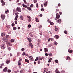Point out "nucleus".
I'll use <instances>...</instances> for the list:
<instances>
[{"label":"nucleus","mask_w":73,"mask_h":73,"mask_svg":"<svg viewBox=\"0 0 73 73\" xmlns=\"http://www.w3.org/2000/svg\"><path fill=\"white\" fill-rule=\"evenodd\" d=\"M19 17V16H18V15H17L15 17L17 19V18H18V17Z\"/></svg>","instance_id":"nucleus-59"},{"label":"nucleus","mask_w":73,"mask_h":73,"mask_svg":"<svg viewBox=\"0 0 73 73\" xmlns=\"http://www.w3.org/2000/svg\"><path fill=\"white\" fill-rule=\"evenodd\" d=\"M22 6H23V7H24L25 8H27V5H25L24 4H23Z\"/></svg>","instance_id":"nucleus-21"},{"label":"nucleus","mask_w":73,"mask_h":73,"mask_svg":"<svg viewBox=\"0 0 73 73\" xmlns=\"http://www.w3.org/2000/svg\"><path fill=\"white\" fill-rule=\"evenodd\" d=\"M27 8L28 9V10H31V8L29 7H27Z\"/></svg>","instance_id":"nucleus-36"},{"label":"nucleus","mask_w":73,"mask_h":73,"mask_svg":"<svg viewBox=\"0 0 73 73\" xmlns=\"http://www.w3.org/2000/svg\"><path fill=\"white\" fill-rule=\"evenodd\" d=\"M35 21L36 22L38 23L39 22V20H38V19L37 18H35Z\"/></svg>","instance_id":"nucleus-11"},{"label":"nucleus","mask_w":73,"mask_h":73,"mask_svg":"<svg viewBox=\"0 0 73 73\" xmlns=\"http://www.w3.org/2000/svg\"><path fill=\"white\" fill-rule=\"evenodd\" d=\"M50 24L52 25H53V23L52 22H51L50 23Z\"/></svg>","instance_id":"nucleus-53"},{"label":"nucleus","mask_w":73,"mask_h":73,"mask_svg":"<svg viewBox=\"0 0 73 73\" xmlns=\"http://www.w3.org/2000/svg\"><path fill=\"white\" fill-rule=\"evenodd\" d=\"M8 69V68L7 67H5L3 69V71L4 72H6L7 70Z\"/></svg>","instance_id":"nucleus-5"},{"label":"nucleus","mask_w":73,"mask_h":73,"mask_svg":"<svg viewBox=\"0 0 73 73\" xmlns=\"http://www.w3.org/2000/svg\"><path fill=\"white\" fill-rule=\"evenodd\" d=\"M36 6L37 8H38V3L36 4Z\"/></svg>","instance_id":"nucleus-43"},{"label":"nucleus","mask_w":73,"mask_h":73,"mask_svg":"<svg viewBox=\"0 0 73 73\" xmlns=\"http://www.w3.org/2000/svg\"><path fill=\"white\" fill-rule=\"evenodd\" d=\"M9 12V11H8V10H7V11H6L5 12V13H6V14H7V13H8V12Z\"/></svg>","instance_id":"nucleus-55"},{"label":"nucleus","mask_w":73,"mask_h":73,"mask_svg":"<svg viewBox=\"0 0 73 73\" xmlns=\"http://www.w3.org/2000/svg\"><path fill=\"white\" fill-rule=\"evenodd\" d=\"M25 62H27V63H29V61L27 59H25Z\"/></svg>","instance_id":"nucleus-14"},{"label":"nucleus","mask_w":73,"mask_h":73,"mask_svg":"<svg viewBox=\"0 0 73 73\" xmlns=\"http://www.w3.org/2000/svg\"><path fill=\"white\" fill-rule=\"evenodd\" d=\"M47 71H48V69L46 68H44V71L42 72L43 73H45V72H46Z\"/></svg>","instance_id":"nucleus-10"},{"label":"nucleus","mask_w":73,"mask_h":73,"mask_svg":"<svg viewBox=\"0 0 73 73\" xmlns=\"http://www.w3.org/2000/svg\"><path fill=\"white\" fill-rule=\"evenodd\" d=\"M25 55V52H23V53L22 54V55L23 56H24V55Z\"/></svg>","instance_id":"nucleus-47"},{"label":"nucleus","mask_w":73,"mask_h":73,"mask_svg":"<svg viewBox=\"0 0 73 73\" xmlns=\"http://www.w3.org/2000/svg\"><path fill=\"white\" fill-rule=\"evenodd\" d=\"M40 62H41L39 60L38 61V64H40Z\"/></svg>","instance_id":"nucleus-60"},{"label":"nucleus","mask_w":73,"mask_h":73,"mask_svg":"<svg viewBox=\"0 0 73 73\" xmlns=\"http://www.w3.org/2000/svg\"><path fill=\"white\" fill-rule=\"evenodd\" d=\"M41 42V41L40 40V39H38V46L40 45L39 44H40V43Z\"/></svg>","instance_id":"nucleus-9"},{"label":"nucleus","mask_w":73,"mask_h":73,"mask_svg":"<svg viewBox=\"0 0 73 73\" xmlns=\"http://www.w3.org/2000/svg\"><path fill=\"white\" fill-rule=\"evenodd\" d=\"M48 55L49 56H52V54L51 53H49Z\"/></svg>","instance_id":"nucleus-40"},{"label":"nucleus","mask_w":73,"mask_h":73,"mask_svg":"<svg viewBox=\"0 0 73 73\" xmlns=\"http://www.w3.org/2000/svg\"><path fill=\"white\" fill-rule=\"evenodd\" d=\"M30 60L31 61H33V58L32 57L30 59Z\"/></svg>","instance_id":"nucleus-25"},{"label":"nucleus","mask_w":73,"mask_h":73,"mask_svg":"<svg viewBox=\"0 0 73 73\" xmlns=\"http://www.w3.org/2000/svg\"><path fill=\"white\" fill-rule=\"evenodd\" d=\"M8 39H6L5 41H4V42H8Z\"/></svg>","instance_id":"nucleus-34"},{"label":"nucleus","mask_w":73,"mask_h":73,"mask_svg":"<svg viewBox=\"0 0 73 73\" xmlns=\"http://www.w3.org/2000/svg\"><path fill=\"white\" fill-rule=\"evenodd\" d=\"M7 48L9 50V51H10V50H11V47H8V46H7Z\"/></svg>","instance_id":"nucleus-33"},{"label":"nucleus","mask_w":73,"mask_h":73,"mask_svg":"<svg viewBox=\"0 0 73 73\" xmlns=\"http://www.w3.org/2000/svg\"><path fill=\"white\" fill-rule=\"evenodd\" d=\"M54 44L55 45H57V42L56 41H55L54 42Z\"/></svg>","instance_id":"nucleus-44"},{"label":"nucleus","mask_w":73,"mask_h":73,"mask_svg":"<svg viewBox=\"0 0 73 73\" xmlns=\"http://www.w3.org/2000/svg\"><path fill=\"white\" fill-rule=\"evenodd\" d=\"M1 18H2V20H4L5 19V15L2 14L1 15Z\"/></svg>","instance_id":"nucleus-2"},{"label":"nucleus","mask_w":73,"mask_h":73,"mask_svg":"<svg viewBox=\"0 0 73 73\" xmlns=\"http://www.w3.org/2000/svg\"><path fill=\"white\" fill-rule=\"evenodd\" d=\"M24 48H22L21 49L22 51H24Z\"/></svg>","instance_id":"nucleus-64"},{"label":"nucleus","mask_w":73,"mask_h":73,"mask_svg":"<svg viewBox=\"0 0 73 73\" xmlns=\"http://www.w3.org/2000/svg\"><path fill=\"white\" fill-rule=\"evenodd\" d=\"M20 17L21 20H23V19H24L23 16L22 15H21L20 16Z\"/></svg>","instance_id":"nucleus-12"},{"label":"nucleus","mask_w":73,"mask_h":73,"mask_svg":"<svg viewBox=\"0 0 73 73\" xmlns=\"http://www.w3.org/2000/svg\"><path fill=\"white\" fill-rule=\"evenodd\" d=\"M15 42V40L13 39H12L11 40V42Z\"/></svg>","instance_id":"nucleus-20"},{"label":"nucleus","mask_w":73,"mask_h":73,"mask_svg":"<svg viewBox=\"0 0 73 73\" xmlns=\"http://www.w3.org/2000/svg\"><path fill=\"white\" fill-rule=\"evenodd\" d=\"M1 36H2V37H4V36H5V34L4 33H2L1 34Z\"/></svg>","instance_id":"nucleus-24"},{"label":"nucleus","mask_w":73,"mask_h":73,"mask_svg":"<svg viewBox=\"0 0 73 73\" xmlns=\"http://www.w3.org/2000/svg\"><path fill=\"white\" fill-rule=\"evenodd\" d=\"M15 24L13 23L12 24V27H14V26H15Z\"/></svg>","instance_id":"nucleus-54"},{"label":"nucleus","mask_w":73,"mask_h":73,"mask_svg":"<svg viewBox=\"0 0 73 73\" xmlns=\"http://www.w3.org/2000/svg\"><path fill=\"white\" fill-rule=\"evenodd\" d=\"M28 28H31V25L30 24H29L28 25Z\"/></svg>","instance_id":"nucleus-45"},{"label":"nucleus","mask_w":73,"mask_h":73,"mask_svg":"<svg viewBox=\"0 0 73 73\" xmlns=\"http://www.w3.org/2000/svg\"><path fill=\"white\" fill-rule=\"evenodd\" d=\"M57 23H59V24H61V19H59L57 20Z\"/></svg>","instance_id":"nucleus-6"},{"label":"nucleus","mask_w":73,"mask_h":73,"mask_svg":"<svg viewBox=\"0 0 73 73\" xmlns=\"http://www.w3.org/2000/svg\"><path fill=\"white\" fill-rule=\"evenodd\" d=\"M44 52L45 53H46V52H48V48H44Z\"/></svg>","instance_id":"nucleus-13"},{"label":"nucleus","mask_w":73,"mask_h":73,"mask_svg":"<svg viewBox=\"0 0 73 73\" xmlns=\"http://www.w3.org/2000/svg\"><path fill=\"white\" fill-rule=\"evenodd\" d=\"M52 61V58H50L49 60L48 61V62H50Z\"/></svg>","instance_id":"nucleus-29"},{"label":"nucleus","mask_w":73,"mask_h":73,"mask_svg":"<svg viewBox=\"0 0 73 73\" xmlns=\"http://www.w3.org/2000/svg\"><path fill=\"white\" fill-rule=\"evenodd\" d=\"M19 62H20L21 61H22V59H21V58L20 57L19 58Z\"/></svg>","instance_id":"nucleus-35"},{"label":"nucleus","mask_w":73,"mask_h":73,"mask_svg":"<svg viewBox=\"0 0 73 73\" xmlns=\"http://www.w3.org/2000/svg\"><path fill=\"white\" fill-rule=\"evenodd\" d=\"M7 72L8 73H10V72H11V70L9 69H8Z\"/></svg>","instance_id":"nucleus-50"},{"label":"nucleus","mask_w":73,"mask_h":73,"mask_svg":"<svg viewBox=\"0 0 73 73\" xmlns=\"http://www.w3.org/2000/svg\"><path fill=\"white\" fill-rule=\"evenodd\" d=\"M31 19H32V18H29V19L28 20V21L29 22H31Z\"/></svg>","instance_id":"nucleus-30"},{"label":"nucleus","mask_w":73,"mask_h":73,"mask_svg":"<svg viewBox=\"0 0 73 73\" xmlns=\"http://www.w3.org/2000/svg\"><path fill=\"white\" fill-rule=\"evenodd\" d=\"M54 37L56 39H58L59 38V36L58 35H56Z\"/></svg>","instance_id":"nucleus-7"},{"label":"nucleus","mask_w":73,"mask_h":73,"mask_svg":"<svg viewBox=\"0 0 73 73\" xmlns=\"http://www.w3.org/2000/svg\"><path fill=\"white\" fill-rule=\"evenodd\" d=\"M6 39L5 38V37H3V38H2V40L3 41H5V40Z\"/></svg>","instance_id":"nucleus-41"},{"label":"nucleus","mask_w":73,"mask_h":73,"mask_svg":"<svg viewBox=\"0 0 73 73\" xmlns=\"http://www.w3.org/2000/svg\"><path fill=\"white\" fill-rule=\"evenodd\" d=\"M47 4H48V2H46L44 3V5L45 7H47Z\"/></svg>","instance_id":"nucleus-19"},{"label":"nucleus","mask_w":73,"mask_h":73,"mask_svg":"<svg viewBox=\"0 0 73 73\" xmlns=\"http://www.w3.org/2000/svg\"><path fill=\"white\" fill-rule=\"evenodd\" d=\"M68 50V52L70 53H72V52H73L72 50Z\"/></svg>","instance_id":"nucleus-23"},{"label":"nucleus","mask_w":73,"mask_h":73,"mask_svg":"<svg viewBox=\"0 0 73 73\" xmlns=\"http://www.w3.org/2000/svg\"><path fill=\"white\" fill-rule=\"evenodd\" d=\"M66 60H70V58L69 56L67 57V58L66 59Z\"/></svg>","instance_id":"nucleus-31"},{"label":"nucleus","mask_w":73,"mask_h":73,"mask_svg":"<svg viewBox=\"0 0 73 73\" xmlns=\"http://www.w3.org/2000/svg\"><path fill=\"white\" fill-rule=\"evenodd\" d=\"M19 15V13L17 12L15 14V15Z\"/></svg>","instance_id":"nucleus-62"},{"label":"nucleus","mask_w":73,"mask_h":73,"mask_svg":"<svg viewBox=\"0 0 73 73\" xmlns=\"http://www.w3.org/2000/svg\"><path fill=\"white\" fill-rule=\"evenodd\" d=\"M56 19H57L60 18V15L58 14V13H57L56 15Z\"/></svg>","instance_id":"nucleus-4"},{"label":"nucleus","mask_w":73,"mask_h":73,"mask_svg":"<svg viewBox=\"0 0 73 73\" xmlns=\"http://www.w3.org/2000/svg\"><path fill=\"white\" fill-rule=\"evenodd\" d=\"M7 45H9V46H12V44H11V43H9L7 44Z\"/></svg>","instance_id":"nucleus-27"},{"label":"nucleus","mask_w":73,"mask_h":73,"mask_svg":"<svg viewBox=\"0 0 73 73\" xmlns=\"http://www.w3.org/2000/svg\"><path fill=\"white\" fill-rule=\"evenodd\" d=\"M29 45L30 46H33L31 42H30L29 44Z\"/></svg>","instance_id":"nucleus-39"},{"label":"nucleus","mask_w":73,"mask_h":73,"mask_svg":"<svg viewBox=\"0 0 73 73\" xmlns=\"http://www.w3.org/2000/svg\"><path fill=\"white\" fill-rule=\"evenodd\" d=\"M24 70V69H22L20 71V73H23V71Z\"/></svg>","instance_id":"nucleus-18"},{"label":"nucleus","mask_w":73,"mask_h":73,"mask_svg":"<svg viewBox=\"0 0 73 73\" xmlns=\"http://www.w3.org/2000/svg\"><path fill=\"white\" fill-rule=\"evenodd\" d=\"M6 37L7 38H9V36L8 35H6Z\"/></svg>","instance_id":"nucleus-37"},{"label":"nucleus","mask_w":73,"mask_h":73,"mask_svg":"<svg viewBox=\"0 0 73 73\" xmlns=\"http://www.w3.org/2000/svg\"><path fill=\"white\" fill-rule=\"evenodd\" d=\"M45 55L46 57H47V56H49V55L47 53H46L45 54Z\"/></svg>","instance_id":"nucleus-42"},{"label":"nucleus","mask_w":73,"mask_h":73,"mask_svg":"<svg viewBox=\"0 0 73 73\" xmlns=\"http://www.w3.org/2000/svg\"><path fill=\"white\" fill-rule=\"evenodd\" d=\"M41 10L42 12H43V11H44V8H42V9H41Z\"/></svg>","instance_id":"nucleus-51"},{"label":"nucleus","mask_w":73,"mask_h":73,"mask_svg":"<svg viewBox=\"0 0 73 73\" xmlns=\"http://www.w3.org/2000/svg\"><path fill=\"white\" fill-rule=\"evenodd\" d=\"M55 30L56 31H58V29L57 28H55Z\"/></svg>","instance_id":"nucleus-56"},{"label":"nucleus","mask_w":73,"mask_h":73,"mask_svg":"<svg viewBox=\"0 0 73 73\" xmlns=\"http://www.w3.org/2000/svg\"><path fill=\"white\" fill-rule=\"evenodd\" d=\"M47 21L48 22V23H50V22L51 21L50 20L48 19L47 20Z\"/></svg>","instance_id":"nucleus-58"},{"label":"nucleus","mask_w":73,"mask_h":73,"mask_svg":"<svg viewBox=\"0 0 73 73\" xmlns=\"http://www.w3.org/2000/svg\"><path fill=\"white\" fill-rule=\"evenodd\" d=\"M23 1L25 4H27V2H26V1H25V0H24Z\"/></svg>","instance_id":"nucleus-61"},{"label":"nucleus","mask_w":73,"mask_h":73,"mask_svg":"<svg viewBox=\"0 0 73 73\" xmlns=\"http://www.w3.org/2000/svg\"><path fill=\"white\" fill-rule=\"evenodd\" d=\"M1 3H2V6H4V5H5V2L4 1V0H1Z\"/></svg>","instance_id":"nucleus-3"},{"label":"nucleus","mask_w":73,"mask_h":73,"mask_svg":"<svg viewBox=\"0 0 73 73\" xmlns=\"http://www.w3.org/2000/svg\"><path fill=\"white\" fill-rule=\"evenodd\" d=\"M39 59L40 60H42V59H44V56H42V58L41 57H39Z\"/></svg>","instance_id":"nucleus-22"},{"label":"nucleus","mask_w":73,"mask_h":73,"mask_svg":"<svg viewBox=\"0 0 73 73\" xmlns=\"http://www.w3.org/2000/svg\"><path fill=\"white\" fill-rule=\"evenodd\" d=\"M1 48L2 49H4L5 48V46H1Z\"/></svg>","instance_id":"nucleus-15"},{"label":"nucleus","mask_w":73,"mask_h":73,"mask_svg":"<svg viewBox=\"0 0 73 73\" xmlns=\"http://www.w3.org/2000/svg\"><path fill=\"white\" fill-rule=\"evenodd\" d=\"M55 72L56 73H61L60 72H59L58 69H56L55 70Z\"/></svg>","instance_id":"nucleus-8"},{"label":"nucleus","mask_w":73,"mask_h":73,"mask_svg":"<svg viewBox=\"0 0 73 73\" xmlns=\"http://www.w3.org/2000/svg\"><path fill=\"white\" fill-rule=\"evenodd\" d=\"M17 28H16V27H14L13 28V30H16V29H17Z\"/></svg>","instance_id":"nucleus-26"},{"label":"nucleus","mask_w":73,"mask_h":73,"mask_svg":"<svg viewBox=\"0 0 73 73\" xmlns=\"http://www.w3.org/2000/svg\"><path fill=\"white\" fill-rule=\"evenodd\" d=\"M18 63L19 65H20L21 64V63L20 62V61H18Z\"/></svg>","instance_id":"nucleus-28"},{"label":"nucleus","mask_w":73,"mask_h":73,"mask_svg":"<svg viewBox=\"0 0 73 73\" xmlns=\"http://www.w3.org/2000/svg\"><path fill=\"white\" fill-rule=\"evenodd\" d=\"M55 62L56 63H58V60H56L55 61Z\"/></svg>","instance_id":"nucleus-38"},{"label":"nucleus","mask_w":73,"mask_h":73,"mask_svg":"<svg viewBox=\"0 0 73 73\" xmlns=\"http://www.w3.org/2000/svg\"><path fill=\"white\" fill-rule=\"evenodd\" d=\"M27 17H28V18H29V19H30V18H31V17H30V16H27Z\"/></svg>","instance_id":"nucleus-57"},{"label":"nucleus","mask_w":73,"mask_h":73,"mask_svg":"<svg viewBox=\"0 0 73 73\" xmlns=\"http://www.w3.org/2000/svg\"><path fill=\"white\" fill-rule=\"evenodd\" d=\"M27 39L28 40L29 42H31L32 41V39L31 38H29L27 37Z\"/></svg>","instance_id":"nucleus-16"},{"label":"nucleus","mask_w":73,"mask_h":73,"mask_svg":"<svg viewBox=\"0 0 73 73\" xmlns=\"http://www.w3.org/2000/svg\"><path fill=\"white\" fill-rule=\"evenodd\" d=\"M16 10L18 12H21V9L19 7H18L16 9Z\"/></svg>","instance_id":"nucleus-1"},{"label":"nucleus","mask_w":73,"mask_h":73,"mask_svg":"<svg viewBox=\"0 0 73 73\" xmlns=\"http://www.w3.org/2000/svg\"><path fill=\"white\" fill-rule=\"evenodd\" d=\"M34 3H37V0H34Z\"/></svg>","instance_id":"nucleus-49"},{"label":"nucleus","mask_w":73,"mask_h":73,"mask_svg":"<svg viewBox=\"0 0 73 73\" xmlns=\"http://www.w3.org/2000/svg\"><path fill=\"white\" fill-rule=\"evenodd\" d=\"M50 40H51V41H53V38H50Z\"/></svg>","instance_id":"nucleus-48"},{"label":"nucleus","mask_w":73,"mask_h":73,"mask_svg":"<svg viewBox=\"0 0 73 73\" xmlns=\"http://www.w3.org/2000/svg\"><path fill=\"white\" fill-rule=\"evenodd\" d=\"M32 72V71L31 70H29V73H31Z\"/></svg>","instance_id":"nucleus-63"},{"label":"nucleus","mask_w":73,"mask_h":73,"mask_svg":"<svg viewBox=\"0 0 73 73\" xmlns=\"http://www.w3.org/2000/svg\"><path fill=\"white\" fill-rule=\"evenodd\" d=\"M40 17H42V14H40L39 15Z\"/></svg>","instance_id":"nucleus-52"},{"label":"nucleus","mask_w":73,"mask_h":73,"mask_svg":"<svg viewBox=\"0 0 73 73\" xmlns=\"http://www.w3.org/2000/svg\"><path fill=\"white\" fill-rule=\"evenodd\" d=\"M64 33L65 34H67L68 33V31H67L66 30H65L64 31Z\"/></svg>","instance_id":"nucleus-32"},{"label":"nucleus","mask_w":73,"mask_h":73,"mask_svg":"<svg viewBox=\"0 0 73 73\" xmlns=\"http://www.w3.org/2000/svg\"><path fill=\"white\" fill-rule=\"evenodd\" d=\"M30 7H31V8H33V5L32 4H31V5H30Z\"/></svg>","instance_id":"nucleus-46"},{"label":"nucleus","mask_w":73,"mask_h":73,"mask_svg":"<svg viewBox=\"0 0 73 73\" xmlns=\"http://www.w3.org/2000/svg\"><path fill=\"white\" fill-rule=\"evenodd\" d=\"M11 62V60H7L6 61V64H9V63H10Z\"/></svg>","instance_id":"nucleus-17"}]
</instances>
